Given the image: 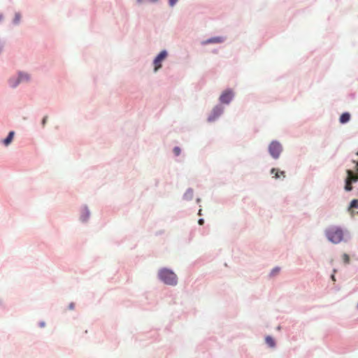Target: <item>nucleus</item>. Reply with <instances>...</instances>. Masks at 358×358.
<instances>
[{"mask_svg": "<svg viewBox=\"0 0 358 358\" xmlns=\"http://www.w3.org/2000/svg\"><path fill=\"white\" fill-rule=\"evenodd\" d=\"M325 235L327 239L334 244L341 243L344 238L343 229L337 226H331L327 229Z\"/></svg>", "mask_w": 358, "mask_h": 358, "instance_id": "1", "label": "nucleus"}, {"mask_svg": "<svg viewBox=\"0 0 358 358\" xmlns=\"http://www.w3.org/2000/svg\"><path fill=\"white\" fill-rule=\"evenodd\" d=\"M159 277L164 283L170 285H174L177 282L176 274L166 268H163L159 271Z\"/></svg>", "mask_w": 358, "mask_h": 358, "instance_id": "2", "label": "nucleus"}, {"mask_svg": "<svg viewBox=\"0 0 358 358\" xmlns=\"http://www.w3.org/2000/svg\"><path fill=\"white\" fill-rule=\"evenodd\" d=\"M347 174L345 189L346 191H351L352 189V183L358 180V173H355L352 170H347Z\"/></svg>", "mask_w": 358, "mask_h": 358, "instance_id": "3", "label": "nucleus"}, {"mask_svg": "<svg viewBox=\"0 0 358 358\" xmlns=\"http://www.w3.org/2000/svg\"><path fill=\"white\" fill-rule=\"evenodd\" d=\"M282 150V145L277 141H273L268 146L269 153L274 159L279 157Z\"/></svg>", "mask_w": 358, "mask_h": 358, "instance_id": "4", "label": "nucleus"}, {"mask_svg": "<svg viewBox=\"0 0 358 358\" xmlns=\"http://www.w3.org/2000/svg\"><path fill=\"white\" fill-rule=\"evenodd\" d=\"M167 56V52L165 50L162 51L155 59L154 60V66H155V71H158L162 67V62Z\"/></svg>", "mask_w": 358, "mask_h": 358, "instance_id": "5", "label": "nucleus"}, {"mask_svg": "<svg viewBox=\"0 0 358 358\" xmlns=\"http://www.w3.org/2000/svg\"><path fill=\"white\" fill-rule=\"evenodd\" d=\"M234 96L232 90H227L222 92L220 97V102L223 103H229Z\"/></svg>", "mask_w": 358, "mask_h": 358, "instance_id": "6", "label": "nucleus"}, {"mask_svg": "<svg viewBox=\"0 0 358 358\" xmlns=\"http://www.w3.org/2000/svg\"><path fill=\"white\" fill-rule=\"evenodd\" d=\"M29 79V76L26 73H20L19 75V78H17V80L16 81H13V80H10V85L12 87H15L17 85V84L20 83V82H22V81H24V80H27Z\"/></svg>", "mask_w": 358, "mask_h": 358, "instance_id": "7", "label": "nucleus"}, {"mask_svg": "<svg viewBox=\"0 0 358 358\" xmlns=\"http://www.w3.org/2000/svg\"><path fill=\"white\" fill-rule=\"evenodd\" d=\"M271 174H274V178L275 179H278V178H285V171H279V170H278L276 169H274V168H273L271 170Z\"/></svg>", "mask_w": 358, "mask_h": 358, "instance_id": "8", "label": "nucleus"}, {"mask_svg": "<svg viewBox=\"0 0 358 358\" xmlns=\"http://www.w3.org/2000/svg\"><path fill=\"white\" fill-rule=\"evenodd\" d=\"M222 112V110L220 108H215L213 110V115L208 117V121L211 122L215 120Z\"/></svg>", "mask_w": 358, "mask_h": 358, "instance_id": "9", "label": "nucleus"}, {"mask_svg": "<svg viewBox=\"0 0 358 358\" xmlns=\"http://www.w3.org/2000/svg\"><path fill=\"white\" fill-rule=\"evenodd\" d=\"M223 41H224V39L222 37H214V38H211L204 41L203 43V44H207V43H219L223 42Z\"/></svg>", "mask_w": 358, "mask_h": 358, "instance_id": "10", "label": "nucleus"}, {"mask_svg": "<svg viewBox=\"0 0 358 358\" xmlns=\"http://www.w3.org/2000/svg\"><path fill=\"white\" fill-rule=\"evenodd\" d=\"M350 119V115L348 113H343L340 117V122L341 124L347 123Z\"/></svg>", "mask_w": 358, "mask_h": 358, "instance_id": "11", "label": "nucleus"}, {"mask_svg": "<svg viewBox=\"0 0 358 358\" xmlns=\"http://www.w3.org/2000/svg\"><path fill=\"white\" fill-rule=\"evenodd\" d=\"M14 136V131H10L8 136L3 141V143L5 145H8L13 141Z\"/></svg>", "mask_w": 358, "mask_h": 358, "instance_id": "12", "label": "nucleus"}, {"mask_svg": "<svg viewBox=\"0 0 358 358\" xmlns=\"http://www.w3.org/2000/svg\"><path fill=\"white\" fill-rule=\"evenodd\" d=\"M265 341H266V344L268 346H270L271 348L275 346V341H274V340L273 339L272 337L266 336Z\"/></svg>", "mask_w": 358, "mask_h": 358, "instance_id": "13", "label": "nucleus"}, {"mask_svg": "<svg viewBox=\"0 0 358 358\" xmlns=\"http://www.w3.org/2000/svg\"><path fill=\"white\" fill-rule=\"evenodd\" d=\"M352 208H358V199H353L350 204L349 210Z\"/></svg>", "mask_w": 358, "mask_h": 358, "instance_id": "14", "label": "nucleus"}, {"mask_svg": "<svg viewBox=\"0 0 358 358\" xmlns=\"http://www.w3.org/2000/svg\"><path fill=\"white\" fill-rule=\"evenodd\" d=\"M356 159H352V162L355 164V171L356 172H358V152L355 155Z\"/></svg>", "mask_w": 358, "mask_h": 358, "instance_id": "15", "label": "nucleus"}, {"mask_svg": "<svg viewBox=\"0 0 358 358\" xmlns=\"http://www.w3.org/2000/svg\"><path fill=\"white\" fill-rule=\"evenodd\" d=\"M343 260L345 264H348L350 262V257L347 254H343Z\"/></svg>", "mask_w": 358, "mask_h": 358, "instance_id": "16", "label": "nucleus"}, {"mask_svg": "<svg viewBox=\"0 0 358 358\" xmlns=\"http://www.w3.org/2000/svg\"><path fill=\"white\" fill-rule=\"evenodd\" d=\"M173 152L176 156H178L180 154V149L178 147H176L173 149Z\"/></svg>", "mask_w": 358, "mask_h": 358, "instance_id": "17", "label": "nucleus"}, {"mask_svg": "<svg viewBox=\"0 0 358 358\" xmlns=\"http://www.w3.org/2000/svg\"><path fill=\"white\" fill-rule=\"evenodd\" d=\"M178 0H169V4L171 6H173L176 4V3L178 1Z\"/></svg>", "mask_w": 358, "mask_h": 358, "instance_id": "18", "label": "nucleus"}, {"mask_svg": "<svg viewBox=\"0 0 358 358\" xmlns=\"http://www.w3.org/2000/svg\"><path fill=\"white\" fill-rule=\"evenodd\" d=\"M278 271H279V268H274V269L271 271V275H275Z\"/></svg>", "mask_w": 358, "mask_h": 358, "instance_id": "19", "label": "nucleus"}, {"mask_svg": "<svg viewBox=\"0 0 358 358\" xmlns=\"http://www.w3.org/2000/svg\"><path fill=\"white\" fill-rule=\"evenodd\" d=\"M47 120H48V117H47V116H45V117H43V120H42V124H43V126H45V123H46Z\"/></svg>", "mask_w": 358, "mask_h": 358, "instance_id": "20", "label": "nucleus"}, {"mask_svg": "<svg viewBox=\"0 0 358 358\" xmlns=\"http://www.w3.org/2000/svg\"><path fill=\"white\" fill-rule=\"evenodd\" d=\"M19 20H20V15H15V22H18Z\"/></svg>", "mask_w": 358, "mask_h": 358, "instance_id": "21", "label": "nucleus"}, {"mask_svg": "<svg viewBox=\"0 0 358 358\" xmlns=\"http://www.w3.org/2000/svg\"><path fill=\"white\" fill-rule=\"evenodd\" d=\"M204 221L203 219H199L198 221L199 224L202 225L203 224Z\"/></svg>", "mask_w": 358, "mask_h": 358, "instance_id": "22", "label": "nucleus"}, {"mask_svg": "<svg viewBox=\"0 0 358 358\" xmlns=\"http://www.w3.org/2000/svg\"><path fill=\"white\" fill-rule=\"evenodd\" d=\"M331 279H332L333 280H335V276H334V274L331 275Z\"/></svg>", "mask_w": 358, "mask_h": 358, "instance_id": "23", "label": "nucleus"}, {"mask_svg": "<svg viewBox=\"0 0 358 358\" xmlns=\"http://www.w3.org/2000/svg\"><path fill=\"white\" fill-rule=\"evenodd\" d=\"M357 308H358V303H357Z\"/></svg>", "mask_w": 358, "mask_h": 358, "instance_id": "24", "label": "nucleus"}]
</instances>
